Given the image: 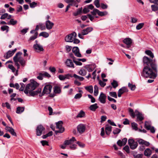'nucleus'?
Here are the masks:
<instances>
[{"instance_id": "5", "label": "nucleus", "mask_w": 158, "mask_h": 158, "mask_svg": "<svg viewBox=\"0 0 158 158\" xmlns=\"http://www.w3.org/2000/svg\"><path fill=\"white\" fill-rule=\"evenodd\" d=\"M76 0L77 3H79L81 2V0ZM64 1L67 3H69L66 7L65 10V12H67L68 11L70 6H75L76 4V1L74 0H64Z\"/></svg>"}, {"instance_id": "60", "label": "nucleus", "mask_w": 158, "mask_h": 158, "mask_svg": "<svg viewBox=\"0 0 158 158\" xmlns=\"http://www.w3.org/2000/svg\"><path fill=\"white\" fill-rule=\"evenodd\" d=\"M42 73L44 77H46L48 78L50 77H51L50 75L47 72L44 71Z\"/></svg>"}, {"instance_id": "44", "label": "nucleus", "mask_w": 158, "mask_h": 158, "mask_svg": "<svg viewBox=\"0 0 158 158\" xmlns=\"http://www.w3.org/2000/svg\"><path fill=\"white\" fill-rule=\"evenodd\" d=\"M151 7L153 11H156L158 10V6L157 5H152L151 6Z\"/></svg>"}, {"instance_id": "45", "label": "nucleus", "mask_w": 158, "mask_h": 158, "mask_svg": "<svg viewBox=\"0 0 158 158\" xmlns=\"http://www.w3.org/2000/svg\"><path fill=\"white\" fill-rule=\"evenodd\" d=\"M111 85L115 89L118 86V82L115 80H113V81L111 83Z\"/></svg>"}, {"instance_id": "19", "label": "nucleus", "mask_w": 158, "mask_h": 158, "mask_svg": "<svg viewBox=\"0 0 158 158\" xmlns=\"http://www.w3.org/2000/svg\"><path fill=\"white\" fill-rule=\"evenodd\" d=\"M54 23L49 20L46 22L45 25L46 28L48 30L52 29L54 26Z\"/></svg>"}, {"instance_id": "14", "label": "nucleus", "mask_w": 158, "mask_h": 158, "mask_svg": "<svg viewBox=\"0 0 158 158\" xmlns=\"http://www.w3.org/2000/svg\"><path fill=\"white\" fill-rule=\"evenodd\" d=\"M41 91V89L40 88L38 89L37 90L35 91H31L28 92L29 94H27L28 96H34L37 95L38 94L40 93Z\"/></svg>"}, {"instance_id": "20", "label": "nucleus", "mask_w": 158, "mask_h": 158, "mask_svg": "<svg viewBox=\"0 0 158 158\" xmlns=\"http://www.w3.org/2000/svg\"><path fill=\"white\" fill-rule=\"evenodd\" d=\"M33 47L36 51L38 52L43 51H44V49L43 47L38 44H34L33 45Z\"/></svg>"}, {"instance_id": "1", "label": "nucleus", "mask_w": 158, "mask_h": 158, "mask_svg": "<svg viewBox=\"0 0 158 158\" xmlns=\"http://www.w3.org/2000/svg\"><path fill=\"white\" fill-rule=\"evenodd\" d=\"M152 67L144 66L143 70L142 76L145 77H149L155 78L157 75V66L156 67V70Z\"/></svg>"}, {"instance_id": "7", "label": "nucleus", "mask_w": 158, "mask_h": 158, "mask_svg": "<svg viewBox=\"0 0 158 158\" xmlns=\"http://www.w3.org/2000/svg\"><path fill=\"white\" fill-rule=\"evenodd\" d=\"M45 128L41 125H38L36 129V135L37 136H40L43 131H44Z\"/></svg>"}, {"instance_id": "38", "label": "nucleus", "mask_w": 158, "mask_h": 158, "mask_svg": "<svg viewBox=\"0 0 158 158\" xmlns=\"http://www.w3.org/2000/svg\"><path fill=\"white\" fill-rule=\"evenodd\" d=\"M39 36H42L44 38H47L49 36V34L46 32H42L39 34Z\"/></svg>"}, {"instance_id": "57", "label": "nucleus", "mask_w": 158, "mask_h": 158, "mask_svg": "<svg viewBox=\"0 0 158 158\" xmlns=\"http://www.w3.org/2000/svg\"><path fill=\"white\" fill-rule=\"evenodd\" d=\"M143 25L144 23H140L137 25L136 27V29L138 30H140L143 27Z\"/></svg>"}, {"instance_id": "2", "label": "nucleus", "mask_w": 158, "mask_h": 158, "mask_svg": "<svg viewBox=\"0 0 158 158\" xmlns=\"http://www.w3.org/2000/svg\"><path fill=\"white\" fill-rule=\"evenodd\" d=\"M143 65L145 66L152 67L156 70V67L157 66V65L155 59H152L148 57L144 56L143 58Z\"/></svg>"}, {"instance_id": "51", "label": "nucleus", "mask_w": 158, "mask_h": 158, "mask_svg": "<svg viewBox=\"0 0 158 158\" xmlns=\"http://www.w3.org/2000/svg\"><path fill=\"white\" fill-rule=\"evenodd\" d=\"M94 4L96 7L99 8L100 6L99 0H95Z\"/></svg>"}, {"instance_id": "16", "label": "nucleus", "mask_w": 158, "mask_h": 158, "mask_svg": "<svg viewBox=\"0 0 158 158\" xmlns=\"http://www.w3.org/2000/svg\"><path fill=\"white\" fill-rule=\"evenodd\" d=\"M106 95L103 93H101L99 98V100L100 102L102 103H105L106 102Z\"/></svg>"}, {"instance_id": "58", "label": "nucleus", "mask_w": 158, "mask_h": 158, "mask_svg": "<svg viewBox=\"0 0 158 158\" xmlns=\"http://www.w3.org/2000/svg\"><path fill=\"white\" fill-rule=\"evenodd\" d=\"M44 77L42 73H40L37 76V78L38 79L40 80H42L43 79Z\"/></svg>"}, {"instance_id": "42", "label": "nucleus", "mask_w": 158, "mask_h": 158, "mask_svg": "<svg viewBox=\"0 0 158 158\" xmlns=\"http://www.w3.org/2000/svg\"><path fill=\"white\" fill-rule=\"evenodd\" d=\"M128 87L132 91L134 90L136 88V86L135 85H133L130 83H129L128 84Z\"/></svg>"}, {"instance_id": "4", "label": "nucleus", "mask_w": 158, "mask_h": 158, "mask_svg": "<svg viewBox=\"0 0 158 158\" xmlns=\"http://www.w3.org/2000/svg\"><path fill=\"white\" fill-rule=\"evenodd\" d=\"M63 124V122L62 121H59L56 123V128L57 129H59L58 131H55V132L56 134L58 133H62L64 131V129L62 127Z\"/></svg>"}, {"instance_id": "28", "label": "nucleus", "mask_w": 158, "mask_h": 158, "mask_svg": "<svg viewBox=\"0 0 158 158\" xmlns=\"http://www.w3.org/2000/svg\"><path fill=\"white\" fill-rule=\"evenodd\" d=\"M144 153L145 156H149L151 155L152 152L151 149L149 148H147L144 151Z\"/></svg>"}, {"instance_id": "46", "label": "nucleus", "mask_w": 158, "mask_h": 158, "mask_svg": "<svg viewBox=\"0 0 158 158\" xmlns=\"http://www.w3.org/2000/svg\"><path fill=\"white\" fill-rule=\"evenodd\" d=\"M94 95L95 96H97L98 93V86L95 85L94 86Z\"/></svg>"}, {"instance_id": "3", "label": "nucleus", "mask_w": 158, "mask_h": 158, "mask_svg": "<svg viewBox=\"0 0 158 158\" xmlns=\"http://www.w3.org/2000/svg\"><path fill=\"white\" fill-rule=\"evenodd\" d=\"M39 84L35 81H31V82L27 84L26 89L24 90V92L26 94H28L29 91H33L38 86Z\"/></svg>"}, {"instance_id": "18", "label": "nucleus", "mask_w": 158, "mask_h": 158, "mask_svg": "<svg viewBox=\"0 0 158 158\" xmlns=\"http://www.w3.org/2000/svg\"><path fill=\"white\" fill-rule=\"evenodd\" d=\"M93 28L91 27H89L86 28L82 30L81 33L83 35L87 34L89 32H90L93 30Z\"/></svg>"}, {"instance_id": "59", "label": "nucleus", "mask_w": 158, "mask_h": 158, "mask_svg": "<svg viewBox=\"0 0 158 158\" xmlns=\"http://www.w3.org/2000/svg\"><path fill=\"white\" fill-rule=\"evenodd\" d=\"M10 134L13 136H17L16 133L15 132L14 129L12 128L9 131V132Z\"/></svg>"}, {"instance_id": "54", "label": "nucleus", "mask_w": 158, "mask_h": 158, "mask_svg": "<svg viewBox=\"0 0 158 158\" xmlns=\"http://www.w3.org/2000/svg\"><path fill=\"white\" fill-rule=\"evenodd\" d=\"M129 111L130 113V115L133 118H134L135 116V114L134 112L133 109L131 108H129Z\"/></svg>"}, {"instance_id": "23", "label": "nucleus", "mask_w": 158, "mask_h": 158, "mask_svg": "<svg viewBox=\"0 0 158 158\" xmlns=\"http://www.w3.org/2000/svg\"><path fill=\"white\" fill-rule=\"evenodd\" d=\"M135 113H137V120L141 121L143 120V117L142 114L137 110H135Z\"/></svg>"}, {"instance_id": "62", "label": "nucleus", "mask_w": 158, "mask_h": 158, "mask_svg": "<svg viewBox=\"0 0 158 158\" xmlns=\"http://www.w3.org/2000/svg\"><path fill=\"white\" fill-rule=\"evenodd\" d=\"M58 77L61 81H64L65 80V75H60L58 76Z\"/></svg>"}, {"instance_id": "8", "label": "nucleus", "mask_w": 158, "mask_h": 158, "mask_svg": "<svg viewBox=\"0 0 158 158\" xmlns=\"http://www.w3.org/2000/svg\"><path fill=\"white\" fill-rule=\"evenodd\" d=\"M21 55H18L17 58L21 67L23 68L26 65V61L21 56Z\"/></svg>"}, {"instance_id": "24", "label": "nucleus", "mask_w": 158, "mask_h": 158, "mask_svg": "<svg viewBox=\"0 0 158 158\" xmlns=\"http://www.w3.org/2000/svg\"><path fill=\"white\" fill-rule=\"evenodd\" d=\"M76 140L75 138L73 137L70 139L65 141L64 142V145H69L73 143Z\"/></svg>"}, {"instance_id": "33", "label": "nucleus", "mask_w": 158, "mask_h": 158, "mask_svg": "<svg viewBox=\"0 0 158 158\" xmlns=\"http://www.w3.org/2000/svg\"><path fill=\"white\" fill-rule=\"evenodd\" d=\"M145 53L149 56L151 58V59H153L154 57L153 53L152 52L149 50H146L145 51Z\"/></svg>"}, {"instance_id": "26", "label": "nucleus", "mask_w": 158, "mask_h": 158, "mask_svg": "<svg viewBox=\"0 0 158 158\" xmlns=\"http://www.w3.org/2000/svg\"><path fill=\"white\" fill-rule=\"evenodd\" d=\"M24 107L18 106L16 108V112L18 114H20L23 112L24 110Z\"/></svg>"}, {"instance_id": "53", "label": "nucleus", "mask_w": 158, "mask_h": 158, "mask_svg": "<svg viewBox=\"0 0 158 158\" xmlns=\"http://www.w3.org/2000/svg\"><path fill=\"white\" fill-rule=\"evenodd\" d=\"M73 62L75 63V64L77 65L81 66L82 65V63L80 62L78 60H77V59H74L73 60Z\"/></svg>"}, {"instance_id": "30", "label": "nucleus", "mask_w": 158, "mask_h": 158, "mask_svg": "<svg viewBox=\"0 0 158 158\" xmlns=\"http://www.w3.org/2000/svg\"><path fill=\"white\" fill-rule=\"evenodd\" d=\"M14 54L13 52L10 50L8 51L6 55H4V57L6 59H8L12 56Z\"/></svg>"}, {"instance_id": "29", "label": "nucleus", "mask_w": 158, "mask_h": 158, "mask_svg": "<svg viewBox=\"0 0 158 158\" xmlns=\"http://www.w3.org/2000/svg\"><path fill=\"white\" fill-rule=\"evenodd\" d=\"M98 108V106L97 104L95 103L90 106L89 108L90 110L94 111Z\"/></svg>"}, {"instance_id": "34", "label": "nucleus", "mask_w": 158, "mask_h": 158, "mask_svg": "<svg viewBox=\"0 0 158 158\" xmlns=\"http://www.w3.org/2000/svg\"><path fill=\"white\" fill-rule=\"evenodd\" d=\"M17 23V20H15L13 19H11L10 20L9 22L7 23V24L14 25L16 24Z\"/></svg>"}, {"instance_id": "37", "label": "nucleus", "mask_w": 158, "mask_h": 158, "mask_svg": "<svg viewBox=\"0 0 158 158\" xmlns=\"http://www.w3.org/2000/svg\"><path fill=\"white\" fill-rule=\"evenodd\" d=\"M85 115V112L82 110L80 111L79 113L77 116L76 117L78 118H82L84 117Z\"/></svg>"}, {"instance_id": "36", "label": "nucleus", "mask_w": 158, "mask_h": 158, "mask_svg": "<svg viewBox=\"0 0 158 158\" xmlns=\"http://www.w3.org/2000/svg\"><path fill=\"white\" fill-rule=\"evenodd\" d=\"M38 35V32H36L35 33V34L33 36H32L29 38L28 41H33L37 37Z\"/></svg>"}, {"instance_id": "6", "label": "nucleus", "mask_w": 158, "mask_h": 158, "mask_svg": "<svg viewBox=\"0 0 158 158\" xmlns=\"http://www.w3.org/2000/svg\"><path fill=\"white\" fill-rule=\"evenodd\" d=\"M77 36V34L75 32L73 33L67 35L65 38V41L68 42H73L74 39Z\"/></svg>"}, {"instance_id": "9", "label": "nucleus", "mask_w": 158, "mask_h": 158, "mask_svg": "<svg viewBox=\"0 0 158 158\" xmlns=\"http://www.w3.org/2000/svg\"><path fill=\"white\" fill-rule=\"evenodd\" d=\"M52 87V86L50 85H46L44 88L43 93L47 94H49L51 92Z\"/></svg>"}, {"instance_id": "49", "label": "nucleus", "mask_w": 158, "mask_h": 158, "mask_svg": "<svg viewBox=\"0 0 158 158\" xmlns=\"http://www.w3.org/2000/svg\"><path fill=\"white\" fill-rule=\"evenodd\" d=\"M8 68L12 70V71L14 73H15V71H16V69L12 65L9 64L8 65Z\"/></svg>"}, {"instance_id": "17", "label": "nucleus", "mask_w": 158, "mask_h": 158, "mask_svg": "<svg viewBox=\"0 0 158 158\" xmlns=\"http://www.w3.org/2000/svg\"><path fill=\"white\" fill-rule=\"evenodd\" d=\"M22 53L20 52H19L16 53L13 59V60L15 62V65L16 66H20V64L18 63L19 61L17 58V56L18 55H22Z\"/></svg>"}, {"instance_id": "15", "label": "nucleus", "mask_w": 158, "mask_h": 158, "mask_svg": "<svg viewBox=\"0 0 158 158\" xmlns=\"http://www.w3.org/2000/svg\"><path fill=\"white\" fill-rule=\"evenodd\" d=\"M128 90L125 87H123L119 89L118 91V95L119 97L121 96L122 94L125 92H127Z\"/></svg>"}, {"instance_id": "25", "label": "nucleus", "mask_w": 158, "mask_h": 158, "mask_svg": "<svg viewBox=\"0 0 158 158\" xmlns=\"http://www.w3.org/2000/svg\"><path fill=\"white\" fill-rule=\"evenodd\" d=\"M138 142L139 144L144 145L147 147L150 144V143L149 142L142 139L139 140H138Z\"/></svg>"}, {"instance_id": "10", "label": "nucleus", "mask_w": 158, "mask_h": 158, "mask_svg": "<svg viewBox=\"0 0 158 158\" xmlns=\"http://www.w3.org/2000/svg\"><path fill=\"white\" fill-rule=\"evenodd\" d=\"M145 127L147 130H150L151 132L152 133H154L155 131V128L151 126L149 123L146 121L145 124Z\"/></svg>"}, {"instance_id": "64", "label": "nucleus", "mask_w": 158, "mask_h": 158, "mask_svg": "<svg viewBox=\"0 0 158 158\" xmlns=\"http://www.w3.org/2000/svg\"><path fill=\"white\" fill-rule=\"evenodd\" d=\"M82 94L80 93L77 94L74 97V98L77 99L80 98L82 97Z\"/></svg>"}, {"instance_id": "32", "label": "nucleus", "mask_w": 158, "mask_h": 158, "mask_svg": "<svg viewBox=\"0 0 158 158\" xmlns=\"http://www.w3.org/2000/svg\"><path fill=\"white\" fill-rule=\"evenodd\" d=\"M78 73L81 75L85 76L87 73V71L85 69L81 68L79 71Z\"/></svg>"}, {"instance_id": "11", "label": "nucleus", "mask_w": 158, "mask_h": 158, "mask_svg": "<svg viewBox=\"0 0 158 158\" xmlns=\"http://www.w3.org/2000/svg\"><path fill=\"white\" fill-rule=\"evenodd\" d=\"M72 52L77 57H81V55L79 52V49L77 47H74L73 48Z\"/></svg>"}, {"instance_id": "56", "label": "nucleus", "mask_w": 158, "mask_h": 158, "mask_svg": "<svg viewBox=\"0 0 158 158\" xmlns=\"http://www.w3.org/2000/svg\"><path fill=\"white\" fill-rule=\"evenodd\" d=\"M49 69L52 73L54 74L56 71V69L54 67H50L49 68Z\"/></svg>"}, {"instance_id": "41", "label": "nucleus", "mask_w": 158, "mask_h": 158, "mask_svg": "<svg viewBox=\"0 0 158 158\" xmlns=\"http://www.w3.org/2000/svg\"><path fill=\"white\" fill-rule=\"evenodd\" d=\"M138 146V143L137 142H135L130 146L131 149H134L136 148Z\"/></svg>"}, {"instance_id": "48", "label": "nucleus", "mask_w": 158, "mask_h": 158, "mask_svg": "<svg viewBox=\"0 0 158 158\" xmlns=\"http://www.w3.org/2000/svg\"><path fill=\"white\" fill-rule=\"evenodd\" d=\"M99 10H98L96 9H94L91 12V13L93 15H95L97 14L98 15Z\"/></svg>"}, {"instance_id": "13", "label": "nucleus", "mask_w": 158, "mask_h": 158, "mask_svg": "<svg viewBox=\"0 0 158 158\" xmlns=\"http://www.w3.org/2000/svg\"><path fill=\"white\" fill-rule=\"evenodd\" d=\"M85 126L83 124H80L77 127V131L80 134L83 133L85 131Z\"/></svg>"}, {"instance_id": "50", "label": "nucleus", "mask_w": 158, "mask_h": 158, "mask_svg": "<svg viewBox=\"0 0 158 158\" xmlns=\"http://www.w3.org/2000/svg\"><path fill=\"white\" fill-rule=\"evenodd\" d=\"M109 94L111 96L115 98H117V96L116 93L115 92H109Z\"/></svg>"}, {"instance_id": "31", "label": "nucleus", "mask_w": 158, "mask_h": 158, "mask_svg": "<svg viewBox=\"0 0 158 158\" xmlns=\"http://www.w3.org/2000/svg\"><path fill=\"white\" fill-rule=\"evenodd\" d=\"M54 93L55 94H60L61 92L60 87L58 86H55L54 87L53 90Z\"/></svg>"}, {"instance_id": "27", "label": "nucleus", "mask_w": 158, "mask_h": 158, "mask_svg": "<svg viewBox=\"0 0 158 158\" xmlns=\"http://www.w3.org/2000/svg\"><path fill=\"white\" fill-rule=\"evenodd\" d=\"M112 130V127L109 125H106L105 128L106 134L107 135H109Z\"/></svg>"}, {"instance_id": "43", "label": "nucleus", "mask_w": 158, "mask_h": 158, "mask_svg": "<svg viewBox=\"0 0 158 158\" xmlns=\"http://www.w3.org/2000/svg\"><path fill=\"white\" fill-rule=\"evenodd\" d=\"M131 126L132 129L135 131H137L138 130V125L135 123L133 122L131 123Z\"/></svg>"}, {"instance_id": "55", "label": "nucleus", "mask_w": 158, "mask_h": 158, "mask_svg": "<svg viewBox=\"0 0 158 158\" xmlns=\"http://www.w3.org/2000/svg\"><path fill=\"white\" fill-rule=\"evenodd\" d=\"M121 130L118 128H116L113 131V133L114 135H116L118 134L119 133L120 131Z\"/></svg>"}, {"instance_id": "52", "label": "nucleus", "mask_w": 158, "mask_h": 158, "mask_svg": "<svg viewBox=\"0 0 158 158\" xmlns=\"http://www.w3.org/2000/svg\"><path fill=\"white\" fill-rule=\"evenodd\" d=\"M107 14V12L106 11L102 12L99 10L98 15L100 16H102L106 15Z\"/></svg>"}, {"instance_id": "63", "label": "nucleus", "mask_w": 158, "mask_h": 158, "mask_svg": "<svg viewBox=\"0 0 158 158\" xmlns=\"http://www.w3.org/2000/svg\"><path fill=\"white\" fill-rule=\"evenodd\" d=\"M77 143L79 145V146L83 148L85 146V144L81 143L79 141H78L77 142Z\"/></svg>"}, {"instance_id": "35", "label": "nucleus", "mask_w": 158, "mask_h": 158, "mask_svg": "<svg viewBox=\"0 0 158 158\" xmlns=\"http://www.w3.org/2000/svg\"><path fill=\"white\" fill-rule=\"evenodd\" d=\"M85 89L91 93L93 92V87L92 85L87 86L85 87Z\"/></svg>"}, {"instance_id": "61", "label": "nucleus", "mask_w": 158, "mask_h": 158, "mask_svg": "<svg viewBox=\"0 0 158 158\" xmlns=\"http://www.w3.org/2000/svg\"><path fill=\"white\" fill-rule=\"evenodd\" d=\"M88 98L91 99V102L92 103H94L95 102V99L93 96L90 94L88 95Z\"/></svg>"}, {"instance_id": "47", "label": "nucleus", "mask_w": 158, "mask_h": 158, "mask_svg": "<svg viewBox=\"0 0 158 158\" xmlns=\"http://www.w3.org/2000/svg\"><path fill=\"white\" fill-rule=\"evenodd\" d=\"M29 4L31 8H34L37 5V3L35 2H33L31 3L30 2Z\"/></svg>"}, {"instance_id": "21", "label": "nucleus", "mask_w": 158, "mask_h": 158, "mask_svg": "<svg viewBox=\"0 0 158 158\" xmlns=\"http://www.w3.org/2000/svg\"><path fill=\"white\" fill-rule=\"evenodd\" d=\"M86 69L88 72H90L92 71L95 68V64H89L85 65L84 67Z\"/></svg>"}, {"instance_id": "22", "label": "nucleus", "mask_w": 158, "mask_h": 158, "mask_svg": "<svg viewBox=\"0 0 158 158\" xmlns=\"http://www.w3.org/2000/svg\"><path fill=\"white\" fill-rule=\"evenodd\" d=\"M65 63L67 66L73 68H74V65L73 62L70 59H67Z\"/></svg>"}, {"instance_id": "39", "label": "nucleus", "mask_w": 158, "mask_h": 158, "mask_svg": "<svg viewBox=\"0 0 158 158\" xmlns=\"http://www.w3.org/2000/svg\"><path fill=\"white\" fill-rule=\"evenodd\" d=\"M73 77L76 79H79L81 81H82L84 79V78L83 77L79 76L75 74H73Z\"/></svg>"}, {"instance_id": "12", "label": "nucleus", "mask_w": 158, "mask_h": 158, "mask_svg": "<svg viewBox=\"0 0 158 158\" xmlns=\"http://www.w3.org/2000/svg\"><path fill=\"white\" fill-rule=\"evenodd\" d=\"M123 42L127 45V46L126 48H129L130 47L131 45V44L132 42V40L131 38H128L123 40Z\"/></svg>"}, {"instance_id": "40", "label": "nucleus", "mask_w": 158, "mask_h": 158, "mask_svg": "<svg viewBox=\"0 0 158 158\" xmlns=\"http://www.w3.org/2000/svg\"><path fill=\"white\" fill-rule=\"evenodd\" d=\"M1 29L3 31L6 30V32L7 33L9 31V27L7 25H4L1 27Z\"/></svg>"}]
</instances>
